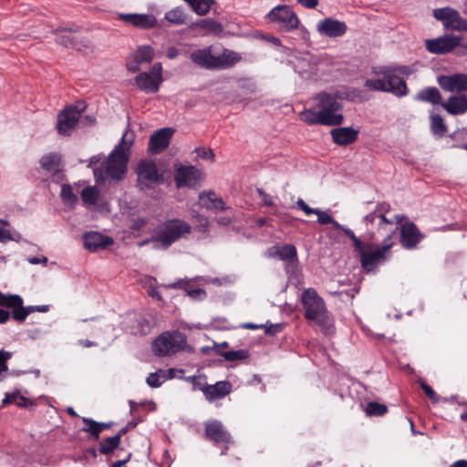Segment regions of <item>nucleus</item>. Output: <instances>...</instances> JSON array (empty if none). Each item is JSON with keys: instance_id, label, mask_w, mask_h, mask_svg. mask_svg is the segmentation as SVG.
Returning a JSON list of instances; mask_svg holds the SVG:
<instances>
[{"instance_id": "obj_1", "label": "nucleus", "mask_w": 467, "mask_h": 467, "mask_svg": "<svg viewBox=\"0 0 467 467\" xmlns=\"http://www.w3.org/2000/svg\"><path fill=\"white\" fill-rule=\"evenodd\" d=\"M358 91L348 87H339L335 90L316 94L313 100L317 102V110L306 109L299 113L300 119L307 125L337 126L343 123L341 113L342 100H355Z\"/></svg>"}, {"instance_id": "obj_2", "label": "nucleus", "mask_w": 467, "mask_h": 467, "mask_svg": "<svg viewBox=\"0 0 467 467\" xmlns=\"http://www.w3.org/2000/svg\"><path fill=\"white\" fill-rule=\"evenodd\" d=\"M134 140V133L126 129L120 141L109 154L107 160H103L101 155L89 159L88 167L93 170L96 182L99 183L106 179L120 181L124 178Z\"/></svg>"}, {"instance_id": "obj_3", "label": "nucleus", "mask_w": 467, "mask_h": 467, "mask_svg": "<svg viewBox=\"0 0 467 467\" xmlns=\"http://www.w3.org/2000/svg\"><path fill=\"white\" fill-rule=\"evenodd\" d=\"M373 78H368L364 87L369 91L390 93L398 98L408 95L409 88L406 81L400 77L409 76L411 70L407 66H378L373 67Z\"/></svg>"}, {"instance_id": "obj_4", "label": "nucleus", "mask_w": 467, "mask_h": 467, "mask_svg": "<svg viewBox=\"0 0 467 467\" xmlns=\"http://www.w3.org/2000/svg\"><path fill=\"white\" fill-rule=\"evenodd\" d=\"M192 226L180 218L168 219L155 229L151 239L140 243V246L152 242L157 249H167L172 244L187 238L192 232Z\"/></svg>"}, {"instance_id": "obj_5", "label": "nucleus", "mask_w": 467, "mask_h": 467, "mask_svg": "<svg viewBox=\"0 0 467 467\" xmlns=\"http://www.w3.org/2000/svg\"><path fill=\"white\" fill-rule=\"evenodd\" d=\"M300 300L305 309V317L315 321L324 333H332L334 330L333 317L317 290L312 287L305 289L301 294Z\"/></svg>"}, {"instance_id": "obj_6", "label": "nucleus", "mask_w": 467, "mask_h": 467, "mask_svg": "<svg viewBox=\"0 0 467 467\" xmlns=\"http://www.w3.org/2000/svg\"><path fill=\"white\" fill-rule=\"evenodd\" d=\"M390 211V205L387 202H379L375 209L363 217V223L369 239H373L377 234H385L388 236V231L395 233V222L387 218V213Z\"/></svg>"}, {"instance_id": "obj_7", "label": "nucleus", "mask_w": 467, "mask_h": 467, "mask_svg": "<svg viewBox=\"0 0 467 467\" xmlns=\"http://www.w3.org/2000/svg\"><path fill=\"white\" fill-rule=\"evenodd\" d=\"M393 236L394 232L389 230L388 236L384 238L381 246L373 248L370 244H365L361 251L358 252L360 256L361 266L366 271L370 272L374 270L378 265L386 260V254L394 245Z\"/></svg>"}, {"instance_id": "obj_8", "label": "nucleus", "mask_w": 467, "mask_h": 467, "mask_svg": "<svg viewBox=\"0 0 467 467\" xmlns=\"http://www.w3.org/2000/svg\"><path fill=\"white\" fill-rule=\"evenodd\" d=\"M268 24H274L281 31L290 32L299 27L300 20L294 9L287 5H279L272 8L265 16Z\"/></svg>"}, {"instance_id": "obj_9", "label": "nucleus", "mask_w": 467, "mask_h": 467, "mask_svg": "<svg viewBox=\"0 0 467 467\" xmlns=\"http://www.w3.org/2000/svg\"><path fill=\"white\" fill-rule=\"evenodd\" d=\"M185 336L178 331L164 332L152 343V350L159 357L171 356L184 348Z\"/></svg>"}, {"instance_id": "obj_10", "label": "nucleus", "mask_w": 467, "mask_h": 467, "mask_svg": "<svg viewBox=\"0 0 467 467\" xmlns=\"http://www.w3.org/2000/svg\"><path fill=\"white\" fill-rule=\"evenodd\" d=\"M137 182L140 190H146L162 182L163 174L150 161H140L136 168Z\"/></svg>"}, {"instance_id": "obj_11", "label": "nucleus", "mask_w": 467, "mask_h": 467, "mask_svg": "<svg viewBox=\"0 0 467 467\" xmlns=\"http://www.w3.org/2000/svg\"><path fill=\"white\" fill-rule=\"evenodd\" d=\"M432 15L442 23L443 27L447 30L467 31V20L462 18L459 11L452 7L436 8L432 11Z\"/></svg>"}, {"instance_id": "obj_12", "label": "nucleus", "mask_w": 467, "mask_h": 467, "mask_svg": "<svg viewBox=\"0 0 467 467\" xmlns=\"http://www.w3.org/2000/svg\"><path fill=\"white\" fill-rule=\"evenodd\" d=\"M162 81V66L161 63H155L148 72H142L135 78L138 88L146 93H156Z\"/></svg>"}, {"instance_id": "obj_13", "label": "nucleus", "mask_w": 467, "mask_h": 467, "mask_svg": "<svg viewBox=\"0 0 467 467\" xmlns=\"http://www.w3.org/2000/svg\"><path fill=\"white\" fill-rule=\"evenodd\" d=\"M84 108L69 106L64 109L57 116V130L61 135H70L73 129L79 121Z\"/></svg>"}, {"instance_id": "obj_14", "label": "nucleus", "mask_w": 467, "mask_h": 467, "mask_svg": "<svg viewBox=\"0 0 467 467\" xmlns=\"http://www.w3.org/2000/svg\"><path fill=\"white\" fill-rule=\"evenodd\" d=\"M460 41H462L461 36L445 34L436 38L425 40V47L432 54H446L456 48L460 45Z\"/></svg>"}, {"instance_id": "obj_15", "label": "nucleus", "mask_w": 467, "mask_h": 467, "mask_svg": "<svg viewBox=\"0 0 467 467\" xmlns=\"http://www.w3.org/2000/svg\"><path fill=\"white\" fill-rule=\"evenodd\" d=\"M202 180L201 170L194 166H180L175 169L174 181L177 188H196Z\"/></svg>"}, {"instance_id": "obj_16", "label": "nucleus", "mask_w": 467, "mask_h": 467, "mask_svg": "<svg viewBox=\"0 0 467 467\" xmlns=\"http://www.w3.org/2000/svg\"><path fill=\"white\" fill-rule=\"evenodd\" d=\"M317 33L326 37L338 38L346 35L348 26L345 22L333 17H326L317 24Z\"/></svg>"}, {"instance_id": "obj_17", "label": "nucleus", "mask_w": 467, "mask_h": 467, "mask_svg": "<svg viewBox=\"0 0 467 467\" xmlns=\"http://www.w3.org/2000/svg\"><path fill=\"white\" fill-rule=\"evenodd\" d=\"M205 435L216 444L223 443L225 445L221 454H224L228 445L233 442L232 437L223 423L213 420L205 423Z\"/></svg>"}, {"instance_id": "obj_18", "label": "nucleus", "mask_w": 467, "mask_h": 467, "mask_svg": "<svg viewBox=\"0 0 467 467\" xmlns=\"http://www.w3.org/2000/svg\"><path fill=\"white\" fill-rule=\"evenodd\" d=\"M440 87L448 92H462L467 90V74L457 73L441 75L437 78Z\"/></svg>"}, {"instance_id": "obj_19", "label": "nucleus", "mask_w": 467, "mask_h": 467, "mask_svg": "<svg viewBox=\"0 0 467 467\" xmlns=\"http://www.w3.org/2000/svg\"><path fill=\"white\" fill-rule=\"evenodd\" d=\"M173 132L171 128H162L155 131L150 138L148 150L152 154L163 151L168 148Z\"/></svg>"}, {"instance_id": "obj_20", "label": "nucleus", "mask_w": 467, "mask_h": 467, "mask_svg": "<svg viewBox=\"0 0 467 467\" xmlns=\"http://www.w3.org/2000/svg\"><path fill=\"white\" fill-rule=\"evenodd\" d=\"M424 235L413 223H406L400 227V244L406 249H412L423 239Z\"/></svg>"}, {"instance_id": "obj_21", "label": "nucleus", "mask_w": 467, "mask_h": 467, "mask_svg": "<svg viewBox=\"0 0 467 467\" xmlns=\"http://www.w3.org/2000/svg\"><path fill=\"white\" fill-rule=\"evenodd\" d=\"M84 247L89 252L106 249L113 244L114 240L98 232H88L83 235Z\"/></svg>"}, {"instance_id": "obj_22", "label": "nucleus", "mask_w": 467, "mask_h": 467, "mask_svg": "<svg viewBox=\"0 0 467 467\" xmlns=\"http://www.w3.org/2000/svg\"><path fill=\"white\" fill-rule=\"evenodd\" d=\"M118 19L142 29L152 28L157 24L156 17L150 14H119Z\"/></svg>"}, {"instance_id": "obj_23", "label": "nucleus", "mask_w": 467, "mask_h": 467, "mask_svg": "<svg viewBox=\"0 0 467 467\" xmlns=\"http://www.w3.org/2000/svg\"><path fill=\"white\" fill-rule=\"evenodd\" d=\"M205 399L212 402L216 400L223 399L232 391V384L229 381H218L215 384L200 387Z\"/></svg>"}, {"instance_id": "obj_24", "label": "nucleus", "mask_w": 467, "mask_h": 467, "mask_svg": "<svg viewBox=\"0 0 467 467\" xmlns=\"http://www.w3.org/2000/svg\"><path fill=\"white\" fill-rule=\"evenodd\" d=\"M154 56L153 49L150 46H141L138 47L132 56V59L127 62L129 71L137 72L140 69L142 64L150 63Z\"/></svg>"}, {"instance_id": "obj_25", "label": "nucleus", "mask_w": 467, "mask_h": 467, "mask_svg": "<svg viewBox=\"0 0 467 467\" xmlns=\"http://www.w3.org/2000/svg\"><path fill=\"white\" fill-rule=\"evenodd\" d=\"M296 207L302 210L307 216L316 214L317 216V222L320 224L331 223L334 228L341 227V224L335 221V219L327 212L321 211L317 208L309 207L303 199H298L296 201Z\"/></svg>"}, {"instance_id": "obj_26", "label": "nucleus", "mask_w": 467, "mask_h": 467, "mask_svg": "<svg viewBox=\"0 0 467 467\" xmlns=\"http://www.w3.org/2000/svg\"><path fill=\"white\" fill-rule=\"evenodd\" d=\"M295 70L306 79L312 78L317 73V59L312 56H305L296 59Z\"/></svg>"}, {"instance_id": "obj_27", "label": "nucleus", "mask_w": 467, "mask_h": 467, "mask_svg": "<svg viewBox=\"0 0 467 467\" xmlns=\"http://www.w3.org/2000/svg\"><path fill=\"white\" fill-rule=\"evenodd\" d=\"M190 57L194 64L201 67L215 69V56L212 54L211 47L194 50L191 53Z\"/></svg>"}, {"instance_id": "obj_28", "label": "nucleus", "mask_w": 467, "mask_h": 467, "mask_svg": "<svg viewBox=\"0 0 467 467\" xmlns=\"http://www.w3.org/2000/svg\"><path fill=\"white\" fill-rule=\"evenodd\" d=\"M330 133L336 144L346 146L357 140L358 130L352 127H343L333 129Z\"/></svg>"}, {"instance_id": "obj_29", "label": "nucleus", "mask_w": 467, "mask_h": 467, "mask_svg": "<svg viewBox=\"0 0 467 467\" xmlns=\"http://www.w3.org/2000/svg\"><path fill=\"white\" fill-rule=\"evenodd\" d=\"M83 204L87 207H99L102 208L107 205L101 196L100 192L97 186H88L81 191L80 193Z\"/></svg>"}, {"instance_id": "obj_30", "label": "nucleus", "mask_w": 467, "mask_h": 467, "mask_svg": "<svg viewBox=\"0 0 467 467\" xmlns=\"http://www.w3.org/2000/svg\"><path fill=\"white\" fill-rule=\"evenodd\" d=\"M241 60L242 56L238 52L224 48L220 55L215 56V69L232 67Z\"/></svg>"}, {"instance_id": "obj_31", "label": "nucleus", "mask_w": 467, "mask_h": 467, "mask_svg": "<svg viewBox=\"0 0 467 467\" xmlns=\"http://www.w3.org/2000/svg\"><path fill=\"white\" fill-rule=\"evenodd\" d=\"M267 256L272 258H278L283 261L294 262L296 260V249L292 244L282 246H272L267 250Z\"/></svg>"}, {"instance_id": "obj_32", "label": "nucleus", "mask_w": 467, "mask_h": 467, "mask_svg": "<svg viewBox=\"0 0 467 467\" xmlns=\"http://www.w3.org/2000/svg\"><path fill=\"white\" fill-rule=\"evenodd\" d=\"M442 107L452 115L463 114L467 111V97L464 95L451 96L446 102L442 103Z\"/></svg>"}, {"instance_id": "obj_33", "label": "nucleus", "mask_w": 467, "mask_h": 467, "mask_svg": "<svg viewBox=\"0 0 467 467\" xmlns=\"http://www.w3.org/2000/svg\"><path fill=\"white\" fill-rule=\"evenodd\" d=\"M202 205L209 210H223L224 202L221 198H217L212 191H203L199 194Z\"/></svg>"}, {"instance_id": "obj_34", "label": "nucleus", "mask_w": 467, "mask_h": 467, "mask_svg": "<svg viewBox=\"0 0 467 467\" xmlns=\"http://www.w3.org/2000/svg\"><path fill=\"white\" fill-rule=\"evenodd\" d=\"M192 28L203 35L209 33H219L223 30L222 25L212 18L198 20L192 25Z\"/></svg>"}, {"instance_id": "obj_35", "label": "nucleus", "mask_w": 467, "mask_h": 467, "mask_svg": "<svg viewBox=\"0 0 467 467\" xmlns=\"http://www.w3.org/2000/svg\"><path fill=\"white\" fill-rule=\"evenodd\" d=\"M415 99L431 104H438L441 99V93L437 88L431 87L421 89Z\"/></svg>"}, {"instance_id": "obj_36", "label": "nucleus", "mask_w": 467, "mask_h": 467, "mask_svg": "<svg viewBox=\"0 0 467 467\" xmlns=\"http://www.w3.org/2000/svg\"><path fill=\"white\" fill-rule=\"evenodd\" d=\"M60 162L61 158L58 154L56 153L47 154L43 156L40 160L41 167L49 172L57 171Z\"/></svg>"}, {"instance_id": "obj_37", "label": "nucleus", "mask_w": 467, "mask_h": 467, "mask_svg": "<svg viewBox=\"0 0 467 467\" xmlns=\"http://www.w3.org/2000/svg\"><path fill=\"white\" fill-rule=\"evenodd\" d=\"M60 197L63 203L69 208H74L78 202V196L73 192L72 186L68 183L61 186Z\"/></svg>"}, {"instance_id": "obj_38", "label": "nucleus", "mask_w": 467, "mask_h": 467, "mask_svg": "<svg viewBox=\"0 0 467 467\" xmlns=\"http://www.w3.org/2000/svg\"><path fill=\"white\" fill-rule=\"evenodd\" d=\"M123 432L124 430L120 431L119 433L112 437L104 439L99 444V451L102 454H109L112 452L119 445L121 435Z\"/></svg>"}, {"instance_id": "obj_39", "label": "nucleus", "mask_w": 467, "mask_h": 467, "mask_svg": "<svg viewBox=\"0 0 467 467\" xmlns=\"http://www.w3.org/2000/svg\"><path fill=\"white\" fill-rule=\"evenodd\" d=\"M164 18L172 25L181 26L185 24L187 17L182 7L177 6L169 10L165 14Z\"/></svg>"}, {"instance_id": "obj_40", "label": "nucleus", "mask_w": 467, "mask_h": 467, "mask_svg": "<svg viewBox=\"0 0 467 467\" xmlns=\"http://www.w3.org/2000/svg\"><path fill=\"white\" fill-rule=\"evenodd\" d=\"M56 41L67 47H76L73 33L68 29H57L56 31Z\"/></svg>"}, {"instance_id": "obj_41", "label": "nucleus", "mask_w": 467, "mask_h": 467, "mask_svg": "<svg viewBox=\"0 0 467 467\" xmlns=\"http://www.w3.org/2000/svg\"><path fill=\"white\" fill-rule=\"evenodd\" d=\"M213 0H191L190 5L199 16H205L211 9Z\"/></svg>"}, {"instance_id": "obj_42", "label": "nucleus", "mask_w": 467, "mask_h": 467, "mask_svg": "<svg viewBox=\"0 0 467 467\" xmlns=\"http://www.w3.org/2000/svg\"><path fill=\"white\" fill-rule=\"evenodd\" d=\"M165 381H167V378H165L164 369H159L156 372H152L146 379L147 384L151 388H158Z\"/></svg>"}, {"instance_id": "obj_43", "label": "nucleus", "mask_w": 467, "mask_h": 467, "mask_svg": "<svg viewBox=\"0 0 467 467\" xmlns=\"http://www.w3.org/2000/svg\"><path fill=\"white\" fill-rule=\"evenodd\" d=\"M83 422L85 423V427L82 431L90 433L95 439H99V433L101 432V423L88 418H83Z\"/></svg>"}, {"instance_id": "obj_44", "label": "nucleus", "mask_w": 467, "mask_h": 467, "mask_svg": "<svg viewBox=\"0 0 467 467\" xmlns=\"http://www.w3.org/2000/svg\"><path fill=\"white\" fill-rule=\"evenodd\" d=\"M431 129L433 134L442 136L446 132V126L440 115H431Z\"/></svg>"}, {"instance_id": "obj_45", "label": "nucleus", "mask_w": 467, "mask_h": 467, "mask_svg": "<svg viewBox=\"0 0 467 467\" xmlns=\"http://www.w3.org/2000/svg\"><path fill=\"white\" fill-rule=\"evenodd\" d=\"M365 410L368 416H382L388 411V408L384 404L371 401L367 405Z\"/></svg>"}, {"instance_id": "obj_46", "label": "nucleus", "mask_w": 467, "mask_h": 467, "mask_svg": "<svg viewBox=\"0 0 467 467\" xmlns=\"http://www.w3.org/2000/svg\"><path fill=\"white\" fill-rule=\"evenodd\" d=\"M20 239L21 235L18 233L12 234L9 229L6 228V223L0 220V242L4 243L9 240L19 242Z\"/></svg>"}, {"instance_id": "obj_47", "label": "nucleus", "mask_w": 467, "mask_h": 467, "mask_svg": "<svg viewBox=\"0 0 467 467\" xmlns=\"http://www.w3.org/2000/svg\"><path fill=\"white\" fill-rule=\"evenodd\" d=\"M7 307L13 308V318L18 322H24L29 315L28 308L23 306V302L20 305L7 306Z\"/></svg>"}, {"instance_id": "obj_48", "label": "nucleus", "mask_w": 467, "mask_h": 467, "mask_svg": "<svg viewBox=\"0 0 467 467\" xmlns=\"http://www.w3.org/2000/svg\"><path fill=\"white\" fill-rule=\"evenodd\" d=\"M16 402L20 407H26L27 405V400L21 397L18 392L5 393L3 400V405Z\"/></svg>"}, {"instance_id": "obj_49", "label": "nucleus", "mask_w": 467, "mask_h": 467, "mask_svg": "<svg viewBox=\"0 0 467 467\" xmlns=\"http://www.w3.org/2000/svg\"><path fill=\"white\" fill-rule=\"evenodd\" d=\"M22 303V297L18 295H10V294H3L0 291V306H15L20 305Z\"/></svg>"}, {"instance_id": "obj_50", "label": "nucleus", "mask_w": 467, "mask_h": 467, "mask_svg": "<svg viewBox=\"0 0 467 467\" xmlns=\"http://www.w3.org/2000/svg\"><path fill=\"white\" fill-rule=\"evenodd\" d=\"M338 229L343 231L344 234L351 239L356 252L361 251V248L364 246L365 243L362 242L358 237H357L352 230L343 225H341V227H339Z\"/></svg>"}, {"instance_id": "obj_51", "label": "nucleus", "mask_w": 467, "mask_h": 467, "mask_svg": "<svg viewBox=\"0 0 467 467\" xmlns=\"http://www.w3.org/2000/svg\"><path fill=\"white\" fill-rule=\"evenodd\" d=\"M338 229L343 231L344 234L351 239L356 252L361 251V248L364 246L365 243L362 242L358 237H357L352 230L343 225H341V227H339Z\"/></svg>"}, {"instance_id": "obj_52", "label": "nucleus", "mask_w": 467, "mask_h": 467, "mask_svg": "<svg viewBox=\"0 0 467 467\" xmlns=\"http://www.w3.org/2000/svg\"><path fill=\"white\" fill-rule=\"evenodd\" d=\"M223 357L225 360L235 361L247 358V353L244 350H231L223 353Z\"/></svg>"}, {"instance_id": "obj_53", "label": "nucleus", "mask_w": 467, "mask_h": 467, "mask_svg": "<svg viewBox=\"0 0 467 467\" xmlns=\"http://www.w3.org/2000/svg\"><path fill=\"white\" fill-rule=\"evenodd\" d=\"M197 225L195 226V230L201 234H206L209 232V221L206 217L202 215H198Z\"/></svg>"}, {"instance_id": "obj_54", "label": "nucleus", "mask_w": 467, "mask_h": 467, "mask_svg": "<svg viewBox=\"0 0 467 467\" xmlns=\"http://www.w3.org/2000/svg\"><path fill=\"white\" fill-rule=\"evenodd\" d=\"M12 354L8 351L0 350V374L7 370L6 361L10 359Z\"/></svg>"}, {"instance_id": "obj_55", "label": "nucleus", "mask_w": 467, "mask_h": 467, "mask_svg": "<svg viewBox=\"0 0 467 467\" xmlns=\"http://www.w3.org/2000/svg\"><path fill=\"white\" fill-rule=\"evenodd\" d=\"M420 387L430 400H431L433 402H438L439 399H438L435 391L431 389V387H430L425 382H421Z\"/></svg>"}, {"instance_id": "obj_56", "label": "nucleus", "mask_w": 467, "mask_h": 467, "mask_svg": "<svg viewBox=\"0 0 467 467\" xmlns=\"http://www.w3.org/2000/svg\"><path fill=\"white\" fill-rule=\"evenodd\" d=\"M197 156L202 160H211V161H214V155L211 150H207L204 148L196 149Z\"/></svg>"}, {"instance_id": "obj_57", "label": "nucleus", "mask_w": 467, "mask_h": 467, "mask_svg": "<svg viewBox=\"0 0 467 467\" xmlns=\"http://www.w3.org/2000/svg\"><path fill=\"white\" fill-rule=\"evenodd\" d=\"M257 192H258L259 195L262 197V201L265 205L269 206V207L274 206V202L272 200V197L269 194L265 193L261 189H258Z\"/></svg>"}, {"instance_id": "obj_58", "label": "nucleus", "mask_w": 467, "mask_h": 467, "mask_svg": "<svg viewBox=\"0 0 467 467\" xmlns=\"http://www.w3.org/2000/svg\"><path fill=\"white\" fill-rule=\"evenodd\" d=\"M296 2L308 9H314L318 5V0H296Z\"/></svg>"}, {"instance_id": "obj_59", "label": "nucleus", "mask_w": 467, "mask_h": 467, "mask_svg": "<svg viewBox=\"0 0 467 467\" xmlns=\"http://www.w3.org/2000/svg\"><path fill=\"white\" fill-rule=\"evenodd\" d=\"M29 314L34 312L46 313L49 310L48 305H41V306H27Z\"/></svg>"}, {"instance_id": "obj_60", "label": "nucleus", "mask_w": 467, "mask_h": 467, "mask_svg": "<svg viewBox=\"0 0 467 467\" xmlns=\"http://www.w3.org/2000/svg\"><path fill=\"white\" fill-rule=\"evenodd\" d=\"M187 380L189 382H191L194 386V389H200V387L206 385V384L202 383L201 382L202 378L201 377H197V376L188 377Z\"/></svg>"}, {"instance_id": "obj_61", "label": "nucleus", "mask_w": 467, "mask_h": 467, "mask_svg": "<svg viewBox=\"0 0 467 467\" xmlns=\"http://www.w3.org/2000/svg\"><path fill=\"white\" fill-rule=\"evenodd\" d=\"M177 373L182 374L183 370L182 369H175V368H169L167 370H164V375H165V378H167V380L177 377Z\"/></svg>"}, {"instance_id": "obj_62", "label": "nucleus", "mask_w": 467, "mask_h": 467, "mask_svg": "<svg viewBox=\"0 0 467 467\" xmlns=\"http://www.w3.org/2000/svg\"><path fill=\"white\" fill-rule=\"evenodd\" d=\"M186 292L188 293V295L192 297H197L199 296H205V291L203 289H201V288H197V289H189V288H185Z\"/></svg>"}, {"instance_id": "obj_63", "label": "nucleus", "mask_w": 467, "mask_h": 467, "mask_svg": "<svg viewBox=\"0 0 467 467\" xmlns=\"http://www.w3.org/2000/svg\"><path fill=\"white\" fill-rule=\"evenodd\" d=\"M28 262L32 265H37V264H44V265H47V258L46 256H42V257H30L28 258Z\"/></svg>"}, {"instance_id": "obj_64", "label": "nucleus", "mask_w": 467, "mask_h": 467, "mask_svg": "<svg viewBox=\"0 0 467 467\" xmlns=\"http://www.w3.org/2000/svg\"><path fill=\"white\" fill-rule=\"evenodd\" d=\"M178 55H179V51L174 47H169L167 50V53H166L167 57L170 59L176 58L178 57Z\"/></svg>"}]
</instances>
